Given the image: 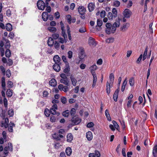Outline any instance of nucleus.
<instances>
[{"label":"nucleus","mask_w":157,"mask_h":157,"mask_svg":"<svg viewBox=\"0 0 157 157\" xmlns=\"http://www.w3.org/2000/svg\"><path fill=\"white\" fill-rule=\"evenodd\" d=\"M120 19L118 18V19L116 20V22L113 23L112 26L111 30L112 33H114L116 30V28L119 26L120 25Z\"/></svg>","instance_id":"nucleus-1"},{"label":"nucleus","mask_w":157,"mask_h":157,"mask_svg":"<svg viewBox=\"0 0 157 157\" xmlns=\"http://www.w3.org/2000/svg\"><path fill=\"white\" fill-rule=\"evenodd\" d=\"M71 120L73 125L78 124L81 121V119L80 118L75 116L72 118Z\"/></svg>","instance_id":"nucleus-4"},{"label":"nucleus","mask_w":157,"mask_h":157,"mask_svg":"<svg viewBox=\"0 0 157 157\" xmlns=\"http://www.w3.org/2000/svg\"><path fill=\"white\" fill-rule=\"evenodd\" d=\"M60 24L61 26V29L62 30V35L63 37H64L65 38V40L66 41V38L67 37V34L65 33V31L64 29V26L63 23L61 21L60 22Z\"/></svg>","instance_id":"nucleus-8"},{"label":"nucleus","mask_w":157,"mask_h":157,"mask_svg":"<svg viewBox=\"0 0 157 157\" xmlns=\"http://www.w3.org/2000/svg\"><path fill=\"white\" fill-rule=\"evenodd\" d=\"M109 78L110 79L109 82V83H111L112 84H113L114 80V75L113 73H111L110 74L109 76Z\"/></svg>","instance_id":"nucleus-27"},{"label":"nucleus","mask_w":157,"mask_h":157,"mask_svg":"<svg viewBox=\"0 0 157 157\" xmlns=\"http://www.w3.org/2000/svg\"><path fill=\"white\" fill-rule=\"evenodd\" d=\"M73 139V136L71 134L69 133L67 135V140L68 142H71L72 140Z\"/></svg>","instance_id":"nucleus-26"},{"label":"nucleus","mask_w":157,"mask_h":157,"mask_svg":"<svg viewBox=\"0 0 157 157\" xmlns=\"http://www.w3.org/2000/svg\"><path fill=\"white\" fill-rule=\"evenodd\" d=\"M67 19V21L69 24H71V17L70 15H68L66 17Z\"/></svg>","instance_id":"nucleus-52"},{"label":"nucleus","mask_w":157,"mask_h":157,"mask_svg":"<svg viewBox=\"0 0 157 157\" xmlns=\"http://www.w3.org/2000/svg\"><path fill=\"white\" fill-rule=\"evenodd\" d=\"M59 35L57 33H54L52 35V38L54 39H57L59 38Z\"/></svg>","instance_id":"nucleus-50"},{"label":"nucleus","mask_w":157,"mask_h":157,"mask_svg":"<svg viewBox=\"0 0 157 157\" xmlns=\"http://www.w3.org/2000/svg\"><path fill=\"white\" fill-rule=\"evenodd\" d=\"M105 114L107 118V120L109 121H111V118L110 117L109 111L107 109L105 110Z\"/></svg>","instance_id":"nucleus-28"},{"label":"nucleus","mask_w":157,"mask_h":157,"mask_svg":"<svg viewBox=\"0 0 157 157\" xmlns=\"http://www.w3.org/2000/svg\"><path fill=\"white\" fill-rule=\"evenodd\" d=\"M64 37V39L61 38L59 37L58 38V40H59V42L61 43V44H63L64 42L66 43L67 41V37L66 38V41L65 40V38L64 37Z\"/></svg>","instance_id":"nucleus-36"},{"label":"nucleus","mask_w":157,"mask_h":157,"mask_svg":"<svg viewBox=\"0 0 157 157\" xmlns=\"http://www.w3.org/2000/svg\"><path fill=\"white\" fill-rule=\"evenodd\" d=\"M152 154L154 157H157V145H155L154 147Z\"/></svg>","instance_id":"nucleus-22"},{"label":"nucleus","mask_w":157,"mask_h":157,"mask_svg":"<svg viewBox=\"0 0 157 157\" xmlns=\"http://www.w3.org/2000/svg\"><path fill=\"white\" fill-rule=\"evenodd\" d=\"M112 14L113 15L114 18L116 17L117 16V11L115 8H113L112 10Z\"/></svg>","instance_id":"nucleus-35"},{"label":"nucleus","mask_w":157,"mask_h":157,"mask_svg":"<svg viewBox=\"0 0 157 157\" xmlns=\"http://www.w3.org/2000/svg\"><path fill=\"white\" fill-rule=\"evenodd\" d=\"M107 17L109 19L111 20H113V18L114 17L113 14L112 13L110 12H109L108 13Z\"/></svg>","instance_id":"nucleus-46"},{"label":"nucleus","mask_w":157,"mask_h":157,"mask_svg":"<svg viewBox=\"0 0 157 157\" xmlns=\"http://www.w3.org/2000/svg\"><path fill=\"white\" fill-rule=\"evenodd\" d=\"M56 109H53L51 108L50 111V113H51L53 115H55L56 113Z\"/></svg>","instance_id":"nucleus-60"},{"label":"nucleus","mask_w":157,"mask_h":157,"mask_svg":"<svg viewBox=\"0 0 157 157\" xmlns=\"http://www.w3.org/2000/svg\"><path fill=\"white\" fill-rule=\"evenodd\" d=\"M96 69L97 66L96 65H93L91 66L90 68L91 73H95L94 71L96 70Z\"/></svg>","instance_id":"nucleus-33"},{"label":"nucleus","mask_w":157,"mask_h":157,"mask_svg":"<svg viewBox=\"0 0 157 157\" xmlns=\"http://www.w3.org/2000/svg\"><path fill=\"white\" fill-rule=\"evenodd\" d=\"M86 136L88 140H91L93 138L92 132L90 131L87 132L86 133Z\"/></svg>","instance_id":"nucleus-18"},{"label":"nucleus","mask_w":157,"mask_h":157,"mask_svg":"<svg viewBox=\"0 0 157 157\" xmlns=\"http://www.w3.org/2000/svg\"><path fill=\"white\" fill-rule=\"evenodd\" d=\"M6 76L8 77V78H10L11 75V71L10 70L8 69L7 70L6 72Z\"/></svg>","instance_id":"nucleus-53"},{"label":"nucleus","mask_w":157,"mask_h":157,"mask_svg":"<svg viewBox=\"0 0 157 157\" xmlns=\"http://www.w3.org/2000/svg\"><path fill=\"white\" fill-rule=\"evenodd\" d=\"M111 83H109L108 81L107 82L106 86V92L107 94L109 95L110 93V88L111 87V86H112Z\"/></svg>","instance_id":"nucleus-13"},{"label":"nucleus","mask_w":157,"mask_h":157,"mask_svg":"<svg viewBox=\"0 0 157 157\" xmlns=\"http://www.w3.org/2000/svg\"><path fill=\"white\" fill-rule=\"evenodd\" d=\"M98 18H97V25L96 26V28L97 29L96 30H95L94 28H93L91 30V31L93 33H96L98 29Z\"/></svg>","instance_id":"nucleus-38"},{"label":"nucleus","mask_w":157,"mask_h":157,"mask_svg":"<svg viewBox=\"0 0 157 157\" xmlns=\"http://www.w3.org/2000/svg\"><path fill=\"white\" fill-rule=\"evenodd\" d=\"M42 18L43 20L44 21H47L48 17V13L46 12H44L42 14Z\"/></svg>","instance_id":"nucleus-17"},{"label":"nucleus","mask_w":157,"mask_h":157,"mask_svg":"<svg viewBox=\"0 0 157 157\" xmlns=\"http://www.w3.org/2000/svg\"><path fill=\"white\" fill-rule=\"evenodd\" d=\"M4 45V44L3 42L1 41L0 43V52L1 53V56H3L4 54V51L3 47Z\"/></svg>","instance_id":"nucleus-15"},{"label":"nucleus","mask_w":157,"mask_h":157,"mask_svg":"<svg viewBox=\"0 0 157 157\" xmlns=\"http://www.w3.org/2000/svg\"><path fill=\"white\" fill-rule=\"evenodd\" d=\"M95 7L94 4L93 3H90L88 6V8L89 12H91L94 9Z\"/></svg>","instance_id":"nucleus-16"},{"label":"nucleus","mask_w":157,"mask_h":157,"mask_svg":"<svg viewBox=\"0 0 157 157\" xmlns=\"http://www.w3.org/2000/svg\"><path fill=\"white\" fill-rule=\"evenodd\" d=\"M76 113V110L75 108H72L71 110L70 114L72 116H73Z\"/></svg>","instance_id":"nucleus-48"},{"label":"nucleus","mask_w":157,"mask_h":157,"mask_svg":"<svg viewBox=\"0 0 157 157\" xmlns=\"http://www.w3.org/2000/svg\"><path fill=\"white\" fill-rule=\"evenodd\" d=\"M14 125V124L13 123L11 122L10 123L8 128V130L10 132H13V126Z\"/></svg>","instance_id":"nucleus-37"},{"label":"nucleus","mask_w":157,"mask_h":157,"mask_svg":"<svg viewBox=\"0 0 157 157\" xmlns=\"http://www.w3.org/2000/svg\"><path fill=\"white\" fill-rule=\"evenodd\" d=\"M88 43L89 45L91 46H95L96 44L94 39L91 37H90L89 39Z\"/></svg>","instance_id":"nucleus-10"},{"label":"nucleus","mask_w":157,"mask_h":157,"mask_svg":"<svg viewBox=\"0 0 157 157\" xmlns=\"http://www.w3.org/2000/svg\"><path fill=\"white\" fill-rule=\"evenodd\" d=\"M70 78L72 85L74 86H75L77 83L76 79L74 77L72 76H71Z\"/></svg>","instance_id":"nucleus-29"},{"label":"nucleus","mask_w":157,"mask_h":157,"mask_svg":"<svg viewBox=\"0 0 157 157\" xmlns=\"http://www.w3.org/2000/svg\"><path fill=\"white\" fill-rule=\"evenodd\" d=\"M53 60L55 63H59L60 60V58L58 55H56L53 57Z\"/></svg>","instance_id":"nucleus-21"},{"label":"nucleus","mask_w":157,"mask_h":157,"mask_svg":"<svg viewBox=\"0 0 157 157\" xmlns=\"http://www.w3.org/2000/svg\"><path fill=\"white\" fill-rule=\"evenodd\" d=\"M59 89L60 90H63L65 92H67L68 90V87L67 86H63L62 84H59L58 86Z\"/></svg>","instance_id":"nucleus-7"},{"label":"nucleus","mask_w":157,"mask_h":157,"mask_svg":"<svg viewBox=\"0 0 157 157\" xmlns=\"http://www.w3.org/2000/svg\"><path fill=\"white\" fill-rule=\"evenodd\" d=\"M9 120L7 118L5 119L4 121H2L1 122V126L3 127L4 126L5 128H6L8 126Z\"/></svg>","instance_id":"nucleus-9"},{"label":"nucleus","mask_w":157,"mask_h":157,"mask_svg":"<svg viewBox=\"0 0 157 157\" xmlns=\"http://www.w3.org/2000/svg\"><path fill=\"white\" fill-rule=\"evenodd\" d=\"M2 86L3 89H5V78L4 77L2 78Z\"/></svg>","instance_id":"nucleus-43"},{"label":"nucleus","mask_w":157,"mask_h":157,"mask_svg":"<svg viewBox=\"0 0 157 157\" xmlns=\"http://www.w3.org/2000/svg\"><path fill=\"white\" fill-rule=\"evenodd\" d=\"M119 91V87L118 88L115 90L113 95V99L116 102L117 100L118 96Z\"/></svg>","instance_id":"nucleus-11"},{"label":"nucleus","mask_w":157,"mask_h":157,"mask_svg":"<svg viewBox=\"0 0 157 157\" xmlns=\"http://www.w3.org/2000/svg\"><path fill=\"white\" fill-rule=\"evenodd\" d=\"M54 69L56 71H59L60 69V66L59 63H55L53 66Z\"/></svg>","instance_id":"nucleus-20"},{"label":"nucleus","mask_w":157,"mask_h":157,"mask_svg":"<svg viewBox=\"0 0 157 157\" xmlns=\"http://www.w3.org/2000/svg\"><path fill=\"white\" fill-rule=\"evenodd\" d=\"M6 56L7 57H10L11 55L10 51L9 49H7L5 52Z\"/></svg>","instance_id":"nucleus-40"},{"label":"nucleus","mask_w":157,"mask_h":157,"mask_svg":"<svg viewBox=\"0 0 157 157\" xmlns=\"http://www.w3.org/2000/svg\"><path fill=\"white\" fill-rule=\"evenodd\" d=\"M54 44V47L56 49H58L59 47V44L58 42L55 41Z\"/></svg>","instance_id":"nucleus-54"},{"label":"nucleus","mask_w":157,"mask_h":157,"mask_svg":"<svg viewBox=\"0 0 157 157\" xmlns=\"http://www.w3.org/2000/svg\"><path fill=\"white\" fill-rule=\"evenodd\" d=\"M130 24L129 23H127L125 25H124L121 28V29L122 30L125 31L126 29L129 27Z\"/></svg>","instance_id":"nucleus-32"},{"label":"nucleus","mask_w":157,"mask_h":157,"mask_svg":"<svg viewBox=\"0 0 157 157\" xmlns=\"http://www.w3.org/2000/svg\"><path fill=\"white\" fill-rule=\"evenodd\" d=\"M95 155L98 157V151H95V153H90L89 154V157H95Z\"/></svg>","instance_id":"nucleus-42"},{"label":"nucleus","mask_w":157,"mask_h":157,"mask_svg":"<svg viewBox=\"0 0 157 157\" xmlns=\"http://www.w3.org/2000/svg\"><path fill=\"white\" fill-rule=\"evenodd\" d=\"M48 29L51 32H55L56 30V28L54 27H49L48 28Z\"/></svg>","instance_id":"nucleus-39"},{"label":"nucleus","mask_w":157,"mask_h":157,"mask_svg":"<svg viewBox=\"0 0 157 157\" xmlns=\"http://www.w3.org/2000/svg\"><path fill=\"white\" fill-rule=\"evenodd\" d=\"M63 71L66 73H68L70 71V66L68 62H66L64 67Z\"/></svg>","instance_id":"nucleus-12"},{"label":"nucleus","mask_w":157,"mask_h":157,"mask_svg":"<svg viewBox=\"0 0 157 157\" xmlns=\"http://www.w3.org/2000/svg\"><path fill=\"white\" fill-rule=\"evenodd\" d=\"M8 114L10 117H12L13 115V110L12 109H10L8 111Z\"/></svg>","instance_id":"nucleus-59"},{"label":"nucleus","mask_w":157,"mask_h":157,"mask_svg":"<svg viewBox=\"0 0 157 157\" xmlns=\"http://www.w3.org/2000/svg\"><path fill=\"white\" fill-rule=\"evenodd\" d=\"M86 31V30L84 27H82L80 28L79 30V32L80 33H84Z\"/></svg>","instance_id":"nucleus-51"},{"label":"nucleus","mask_w":157,"mask_h":157,"mask_svg":"<svg viewBox=\"0 0 157 157\" xmlns=\"http://www.w3.org/2000/svg\"><path fill=\"white\" fill-rule=\"evenodd\" d=\"M52 136L53 138L56 139L57 140H60L58 136V133L56 134V133H55L54 134L52 135Z\"/></svg>","instance_id":"nucleus-41"},{"label":"nucleus","mask_w":157,"mask_h":157,"mask_svg":"<svg viewBox=\"0 0 157 157\" xmlns=\"http://www.w3.org/2000/svg\"><path fill=\"white\" fill-rule=\"evenodd\" d=\"M61 83H62L67 86L69 85V81L67 78H64V79H61L60 80Z\"/></svg>","instance_id":"nucleus-14"},{"label":"nucleus","mask_w":157,"mask_h":157,"mask_svg":"<svg viewBox=\"0 0 157 157\" xmlns=\"http://www.w3.org/2000/svg\"><path fill=\"white\" fill-rule=\"evenodd\" d=\"M37 5L39 9L43 10L45 8L46 4L43 1L39 0L37 2Z\"/></svg>","instance_id":"nucleus-2"},{"label":"nucleus","mask_w":157,"mask_h":157,"mask_svg":"<svg viewBox=\"0 0 157 157\" xmlns=\"http://www.w3.org/2000/svg\"><path fill=\"white\" fill-rule=\"evenodd\" d=\"M127 83V81L126 80V78H125L123 82L122 85L121 87V91H124L125 89V87Z\"/></svg>","instance_id":"nucleus-31"},{"label":"nucleus","mask_w":157,"mask_h":157,"mask_svg":"<svg viewBox=\"0 0 157 157\" xmlns=\"http://www.w3.org/2000/svg\"><path fill=\"white\" fill-rule=\"evenodd\" d=\"M65 152L67 156H70L72 153V149L70 147H68L66 148Z\"/></svg>","instance_id":"nucleus-25"},{"label":"nucleus","mask_w":157,"mask_h":157,"mask_svg":"<svg viewBox=\"0 0 157 157\" xmlns=\"http://www.w3.org/2000/svg\"><path fill=\"white\" fill-rule=\"evenodd\" d=\"M131 11L128 9H125L123 12V14L124 17L126 18H129L132 15Z\"/></svg>","instance_id":"nucleus-5"},{"label":"nucleus","mask_w":157,"mask_h":157,"mask_svg":"<svg viewBox=\"0 0 157 157\" xmlns=\"http://www.w3.org/2000/svg\"><path fill=\"white\" fill-rule=\"evenodd\" d=\"M6 28L8 31H11L12 29V26L11 24L8 23L6 25Z\"/></svg>","instance_id":"nucleus-24"},{"label":"nucleus","mask_w":157,"mask_h":157,"mask_svg":"<svg viewBox=\"0 0 157 157\" xmlns=\"http://www.w3.org/2000/svg\"><path fill=\"white\" fill-rule=\"evenodd\" d=\"M6 95L7 97H11L13 95L12 91L10 89H8L6 92Z\"/></svg>","instance_id":"nucleus-34"},{"label":"nucleus","mask_w":157,"mask_h":157,"mask_svg":"<svg viewBox=\"0 0 157 157\" xmlns=\"http://www.w3.org/2000/svg\"><path fill=\"white\" fill-rule=\"evenodd\" d=\"M7 64L9 66H11L13 63V62L12 60L10 59H8V61H7Z\"/></svg>","instance_id":"nucleus-62"},{"label":"nucleus","mask_w":157,"mask_h":157,"mask_svg":"<svg viewBox=\"0 0 157 157\" xmlns=\"http://www.w3.org/2000/svg\"><path fill=\"white\" fill-rule=\"evenodd\" d=\"M0 70L3 75H5L6 74V71L5 68L2 66H1L0 67Z\"/></svg>","instance_id":"nucleus-47"},{"label":"nucleus","mask_w":157,"mask_h":157,"mask_svg":"<svg viewBox=\"0 0 157 157\" xmlns=\"http://www.w3.org/2000/svg\"><path fill=\"white\" fill-rule=\"evenodd\" d=\"M50 85L53 87H55L56 85V81L55 79H52L49 81Z\"/></svg>","instance_id":"nucleus-23"},{"label":"nucleus","mask_w":157,"mask_h":157,"mask_svg":"<svg viewBox=\"0 0 157 157\" xmlns=\"http://www.w3.org/2000/svg\"><path fill=\"white\" fill-rule=\"evenodd\" d=\"M50 121L52 122H56V117L53 115H52L50 117Z\"/></svg>","instance_id":"nucleus-56"},{"label":"nucleus","mask_w":157,"mask_h":157,"mask_svg":"<svg viewBox=\"0 0 157 157\" xmlns=\"http://www.w3.org/2000/svg\"><path fill=\"white\" fill-rule=\"evenodd\" d=\"M8 147L9 151H13V146L12 144L10 143H8V146L7 147Z\"/></svg>","instance_id":"nucleus-44"},{"label":"nucleus","mask_w":157,"mask_h":157,"mask_svg":"<svg viewBox=\"0 0 157 157\" xmlns=\"http://www.w3.org/2000/svg\"><path fill=\"white\" fill-rule=\"evenodd\" d=\"M47 44L49 46H52L54 44V42L53 38L51 37H49L48 40Z\"/></svg>","instance_id":"nucleus-19"},{"label":"nucleus","mask_w":157,"mask_h":157,"mask_svg":"<svg viewBox=\"0 0 157 157\" xmlns=\"http://www.w3.org/2000/svg\"><path fill=\"white\" fill-rule=\"evenodd\" d=\"M94 125V124L92 122H90L88 123L87 125L86 126L88 128H91L93 127Z\"/></svg>","instance_id":"nucleus-64"},{"label":"nucleus","mask_w":157,"mask_h":157,"mask_svg":"<svg viewBox=\"0 0 157 157\" xmlns=\"http://www.w3.org/2000/svg\"><path fill=\"white\" fill-rule=\"evenodd\" d=\"M113 41L114 39L113 38H109L106 40V42L108 43H113Z\"/></svg>","instance_id":"nucleus-58"},{"label":"nucleus","mask_w":157,"mask_h":157,"mask_svg":"<svg viewBox=\"0 0 157 157\" xmlns=\"http://www.w3.org/2000/svg\"><path fill=\"white\" fill-rule=\"evenodd\" d=\"M79 53L78 57L79 59L82 60L86 56V54L83 48L82 47H80L78 49Z\"/></svg>","instance_id":"nucleus-3"},{"label":"nucleus","mask_w":157,"mask_h":157,"mask_svg":"<svg viewBox=\"0 0 157 157\" xmlns=\"http://www.w3.org/2000/svg\"><path fill=\"white\" fill-rule=\"evenodd\" d=\"M70 114V111L68 110H67L63 112L62 115L65 117H67Z\"/></svg>","instance_id":"nucleus-30"},{"label":"nucleus","mask_w":157,"mask_h":157,"mask_svg":"<svg viewBox=\"0 0 157 157\" xmlns=\"http://www.w3.org/2000/svg\"><path fill=\"white\" fill-rule=\"evenodd\" d=\"M106 12L104 10L102 11L100 13V16L101 18H104Z\"/></svg>","instance_id":"nucleus-57"},{"label":"nucleus","mask_w":157,"mask_h":157,"mask_svg":"<svg viewBox=\"0 0 157 157\" xmlns=\"http://www.w3.org/2000/svg\"><path fill=\"white\" fill-rule=\"evenodd\" d=\"M9 36L10 38L11 39H13L14 37V33L12 32H10Z\"/></svg>","instance_id":"nucleus-63"},{"label":"nucleus","mask_w":157,"mask_h":157,"mask_svg":"<svg viewBox=\"0 0 157 157\" xmlns=\"http://www.w3.org/2000/svg\"><path fill=\"white\" fill-rule=\"evenodd\" d=\"M78 11L79 13L82 16L85 13L86 9L83 6H80L78 8Z\"/></svg>","instance_id":"nucleus-6"},{"label":"nucleus","mask_w":157,"mask_h":157,"mask_svg":"<svg viewBox=\"0 0 157 157\" xmlns=\"http://www.w3.org/2000/svg\"><path fill=\"white\" fill-rule=\"evenodd\" d=\"M129 84L131 86H133L134 84V81L133 78H131L129 79Z\"/></svg>","instance_id":"nucleus-55"},{"label":"nucleus","mask_w":157,"mask_h":157,"mask_svg":"<svg viewBox=\"0 0 157 157\" xmlns=\"http://www.w3.org/2000/svg\"><path fill=\"white\" fill-rule=\"evenodd\" d=\"M120 4V2L118 1H116L113 3L114 5L116 7H118Z\"/></svg>","instance_id":"nucleus-61"},{"label":"nucleus","mask_w":157,"mask_h":157,"mask_svg":"<svg viewBox=\"0 0 157 157\" xmlns=\"http://www.w3.org/2000/svg\"><path fill=\"white\" fill-rule=\"evenodd\" d=\"M113 123L114 125V128L115 127L117 130L119 131V127L117 122L114 121H113Z\"/></svg>","instance_id":"nucleus-45"},{"label":"nucleus","mask_w":157,"mask_h":157,"mask_svg":"<svg viewBox=\"0 0 157 157\" xmlns=\"http://www.w3.org/2000/svg\"><path fill=\"white\" fill-rule=\"evenodd\" d=\"M44 114L47 117H48L49 116L50 114V112L49 111V110L47 109H46L44 111Z\"/></svg>","instance_id":"nucleus-49"}]
</instances>
